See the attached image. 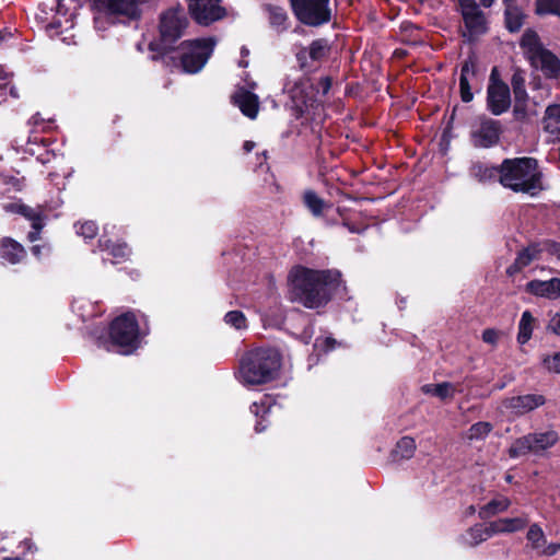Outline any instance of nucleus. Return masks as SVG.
I'll list each match as a JSON object with an SVG mask.
<instances>
[{
	"label": "nucleus",
	"instance_id": "1",
	"mask_svg": "<svg viewBox=\"0 0 560 560\" xmlns=\"http://www.w3.org/2000/svg\"><path fill=\"white\" fill-rule=\"evenodd\" d=\"M288 280L293 299L307 308L327 304L342 285L338 270H315L302 266L294 267Z\"/></svg>",
	"mask_w": 560,
	"mask_h": 560
},
{
	"label": "nucleus",
	"instance_id": "2",
	"mask_svg": "<svg viewBox=\"0 0 560 560\" xmlns=\"http://www.w3.org/2000/svg\"><path fill=\"white\" fill-rule=\"evenodd\" d=\"M281 366L278 351L257 348L246 352L241 361L238 378L245 386H256L273 381Z\"/></svg>",
	"mask_w": 560,
	"mask_h": 560
},
{
	"label": "nucleus",
	"instance_id": "3",
	"mask_svg": "<svg viewBox=\"0 0 560 560\" xmlns=\"http://www.w3.org/2000/svg\"><path fill=\"white\" fill-rule=\"evenodd\" d=\"M500 183L516 192L530 196L544 189L537 161L532 158L504 160L500 166Z\"/></svg>",
	"mask_w": 560,
	"mask_h": 560
},
{
	"label": "nucleus",
	"instance_id": "4",
	"mask_svg": "<svg viewBox=\"0 0 560 560\" xmlns=\"http://www.w3.org/2000/svg\"><path fill=\"white\" fill-rule=\"evenodd\" d=\"M520 46L530 65L535 69L540 70L546 78L558 79L560 77L559 58L545 48L535 31H525L522 35Z\"/></svg>",
	"mask_w": 560,
	"mask_h": 560
},
{
	"label": "nucleus",
	"instance_id": "5",
	"mask_svg": "<svg viewBox=\"0 0 560 560\" xmlns=\"http://www.w3.org/2000/svg\"><path fill=\"white\" fill-rule=\"evenodd\" d=\"M283 93L288 96L289 106L296 117L310 113L317 104V91L311 78L301 73L287 77Z\"/></svg>",
	"mask_w": 560,
	"mask_h": 560
},
{
	"label": "nucleus",
	"instance_id": "6",
	"mask_svg": "<svg viewBox=\"0 0 560 560\" xmlns=\"http://www.w3.org/2000/svg\"><path fill=\"white\" fill-rule=\"evenodd\" d=\"M109 337L121 354H130L140 342L139 326L133 313L128 312L116 317L109 327Z\"/></svg>",
	"mask_w": 560,
	"mask_h": 560
},
{
	"label": "nucleus",
	"instance_id": "7",
	"mask_svg": "<svg viewBox=\"0 0 560 560\" xmlns=\"http://www.w3.org/2000/svg\"><path fill=\"white\" fill-rule=\"evenodd\" d=\"M559 441V434L553 429L536 431L516 439L509 448L512 458H518L527 454L542 455L553 447Z\"/></svg>",
	"mask_w": 560,
	"mask_h": 560
},
{
	"label": "nucleus",
	"instance_id": "8",
	"mask_svg": "<svg viewBox=\"0 0 560 560\" xmlns=\"http://www.w3.org/2000/svg\"><path fill=\"white\" fill-rule=\"evenodd\" d=\"M217 45L214 37L197 38L182 43L180 63L186 73L199 72L213 52Z\"/></svg>",
	"mask_w": 560,
	"mask_h": 560
},
{
	"label": "nucleus",
	"instance_id": "9",
	"mask_svg": "<svg viewBox=\"0 0 560 560\" xmlns=\"http://www.w3.org/2000/svg\"><path fill=\"white\" fill-rule=\"evenodd\" d=\"M296 18L304 24L317 26L330 19L329 0H290Z\"/></svg>",
	"mask_w": 560,
	"mask_h": 560
},
{
	"label": "nucleus",
	"instance_id": "10",
	"mask_svg": "<svg viewBox=\"0 0 560 560\" xmlns=\"http://www.w3.org/2000/svg\"><path fill=\"white\" fill-rule=\"evenodd\" d=\"M187 23L186 13L182 8H172L163 12L160 19V34L164 45H172L182 37Z\"/></svg>",
	"mask_w": 560,
	"mask_h": 560
},
{
	"label": "nucleus",
	"instance_id": "11",
	"mask_svg": "<svg viewBox=\"0 0 560 560\" xmlns=\"http://www.w3.org/2000/svg\"><path fill=\"white\" fill-rule=\"evenodd\" d=\"M495 69L492 70L487 90L488 109L493 115L505 113L511 106V95L508 84L495 77Z\"/></svg>",
	"mask_w": 560,
	"mask_h": 560
},
{
	"label": "nucleus",
	"instance_id": "12",
	"mask_svg": "<svg viewBox=\"0 0 560 560\" xmlns=\"http://www.w3.org/2000/svg\"><path fill=\"white\" fill-rule=\"evenodd\" d=\"M463 20L465 23V27L467 33H464V36H468V39L471 40L475 37L486 33L487 31V22L485 14L479 9L478 4L475 0H458Z\"/></svg>",
	"mask_w": 560,
	"mask_h": 560
},
{
	"label": "nucleus",
	"instance_id": "13",
	"mask_svg": "<svg viewBox=\"0 0 560 560\" xmlns=\"http://www.w3.org/2000/svg\"><path fill=\"white\" fill-rule=\"evenodd\" d=\"M501 125L498 120L481 117L471 129V141L475 147L490 148L499 141Z\"/></svg>",
	"mask_w": 560,
	"mask_h": 560
},
{
	"label": "nucleus",
	"instance_id": "14",
	"mask_svg": "<svg viewBox=\"0 0 560 560\" xmlns=\"http://www.w3.org/2000/svg\"><path fill=\"white\" fill-rule=\"evenodd\" d=\"M219 0H189L191 16L199 23L208 25L224 15V9L218 4Z\"/></svg>",
	"mask_w": 560,
	"mask_h": 560
},
{
	"label": "nucleus",
	"instance_id": "15",
	"mask_svg": "<svg viewBox=\"0 0 560 560\" xmlns=\"http://www.w3.org/2000/svg\"><path fill=\"white\" fill-rule=\"evenodd\" d=\"M3 209L7 212L20 213L32 222L34 231L28 233V240L35 242L39 238L40 230L44 226L43 212L40 209H33L20 202H11L4 205Z\"/></svg>",
	"mask_w": 560,
	"mask_h": 560
},
{
	"label": "nucleus",
	"instance_id": "16",
	"mask_svg": "<svg viewBox=\"0 0 560 560\" xmlns=\"http://www.w3.org/2000/svg\"><path fill=\"white\" fill-rule=\"evenodd\" d=\"M545 402L546 399L542 395L527 394L506 399L504 401V406L514 415L521 416L537 409L538 407L545 405Z\"/></svg>",
	"mask_w": 560,
	"mask_h": 560
},
{
	"label": "nucleus",
	"instance_id": "17",
	"mask_svg": "<svg viewBox=\"0 0 560 560\" xmlns=\"http://www.w3.org/2000/svg\"><path fill=\"white\" fill-rule=\"evenodd\" d=\"M98 8L110 15L137 19L140 14L136 0H95Z\"/></svg>",
	"mask_w": 560,
	"mask_h": 560
},
{
	"label": "nucleus",
	"instance_id": "18",
	"mask_svg": "<svg viewBox=\"0 0 560 560\" xmlns=\"http://www.w3.org/2000/svg\"><path fill=\"white\" fill-rule=\"evenodd\" d=\"M329 50L330 47L326 39H316L310 47L300 49L296 52V59L302 68L310 67L311 62L323 60Z\"/></svg>",
	"mask_w": 560,
	"mask_h": 560
},
{
	"label": "nucleus",
	"instance_id": "19",
	"mask_svg": "<svg viewBox=\"0 0 560 560\" xmlns=\"http://www.w3.org/2000/svg\"><path fill=\"white\" fill-rule=\"evenodd\" d=\"M526 292L538 298L557 300L560 296V278L532 280L526 284Z\"/></svg>",
	"mask_w": 560,
	"mask_h": 560
},
{
	"label": "nucleus",
	"instance_id": "20",
	"mask_svg": "<svg viewBox=\"0 0 560 560\" xmlns=\"http://www.w3.org/2000/svg\"><path fill=\"white\" fill-rule=\"evenodd\" d=\"M233 102L245 116L250 119L256 118L259 109V102L256 94L240 89L234 93Z\"/></svg>",
	"mask_w": 560,
	"mask_h": 560
},
{
	"label": "nucleus",
	"instance_id": "21",
	"mask_svg": "<svg viewBox=\"0 0 560 560\" xmlns=\"http://www.w3.org/2000/svg\"><path fill=\"white\" fill-rule=\"evenodd\" d=\"M25 257L24 247L10 237H4L0 242V259L3 262L15 265Z\"/></svg>",
	"mask_w": 560,
	"mask_h": 560
},
{
	"label": "nucleus",
	"instance_id": "22",
	"mask_svg": "<svg viewBox=\"0 0 560 560\" xmlns=\"http://www.w3.org/2000/svg\"><path fill=\"white\" fill-rule=\"evenodd\" d=\"M528 524L526 516L504 517L490 523L491 533L510 534L524 529Z\"/></svg>",
	"mask_w": 560,
	"mask_h": 560
},
{
	"label": "nucleus",
	"instance_id": "23",
	"mask_svg": "<svg viewBox=\"0 0 560 560\" xmlns=\"http://www.w3.org/2000/svg\"><path fill=\"white\" fill-rule=\"evenodd\" d=\"M544 130L550 135L551 140H560V105H549L542 118Z\"/></svg>",
	"mask_w": 560,
	"mask_h": 560
},
{
	"label": "nucleus",
	"instance_id": "24",
	"mask_svg": "<svg viewBox=\"0 0 560 560\" xmlns=\"http://www.w3.org/2000/svg\"><path fill=\"white\" fill-rule=\"evenodd\" d=\"M475 66L471 61H465L460 69L459 92L460 98L465 103H469L474 98L470 81L475 78Z\"/></svg>",
	"mask_w": 560,
	"mask_h": 560
},
{
	"label": "nucleus",
	"instance_id": "25",
	"mask_svg": "<svg viewBox=\"0 0 560 560\" xmlns=\"http://www.w3.org/2000/svg\"><path fill=\"white\" fill-rule=\"evenodd\" d=\"M494 533L490 530V523L488 525L477 524L470 527L466 534L462 536V541L464 545L469 547H475L480 542L492 537Z\"/></svg>",
	"mask_w": 560,
	"mask_h": 560
},
{
	"label": "nucleus",
	"instance_id": "26",
	"mask_svg": "<svg viewBox=\"0 0 560 560\" xmlns=\"http://www.w3.org/2000/svg\"><path fill=\"white\" fill-rule=\"evenodd\" d=\"M511 501L506 497H498L479 509V517L481 520L490 518L509 509Z\"/></svg>",
	"mask_w": 560,
	"mask_h": 560
},
{
	"label": "nucleus",
	"instance_id": "27",
	"mask_svg": "<svg viewBox=\"0 0 560 560\" xmlns=\"http://www.w3.org/2000/svg\"><path fill=\"white\" fill-rule=\"evenodd\" d=\"M100 247L113 257V264L120 262L130 255V249L125 243L113 244L110 241L101 240Z\"/></svg>",
	"mask_w": 560,
	"mask_h": 560
},
{
	"label": "nucleus",
	"instance_id": "28",
	"mask_svg": "<svg viewBox=\"0 0 560 560\" xmlns=\"http://www.w3.org/2000/svg\"><path fill=\"white\" fill-rule=\"evenodd\" d=\"M269 23L277 32H283L288 28V14L283 8L277 5H267Z\"/></svg>",
	"mask_w": 560,
	"mask_h": 560
},
{
	"label": "nucleus",
	"instance_id": "29",
	"mask_svg": "<svg viewBox=\"0 0 560 560\" xmlns=\"http://www.w3.org/2000/svg\"><path fill=\"white\" fill-rule=\"evenodd\" d=\"M535 318L529 311L523 312L518 323L517 341L525 345L533 335Z\"/></svg>",
	"mask_w": 560,
	"mask_h": 560
},
{
	"label": "nucleus",
	"instance_id": "30",
	"mask_svg": "<svg viewBox=\"0 0 560 560\" xmlns=\"http://www.w3.org/2000/svg\"><path fill=\"white\" fill-rule=\"evenodd\" d=\"M416 442L410 436L401 438L393 452L394 459H409L416 452Z\"/></svg>",
	"mask_w": 560,
	"mask_h": 560
},
{
	"label": "nucleus",
	"instance_id": "31",
	"mask_svg": "<svg viewBox=\"0 0 560 560\" xmlns=\"http://www.w3.org/2000/svg\"><path fill=\"white\" fill-rule=\"evenodd\" d=\"M303 202L314 217H320L327 208V203L313 190L304 192Z\"/></svg>",
	"mask_w": 560,
	"mask_h": 560
},
{
	"label": "nucleus",
	"instance_id": "32",
	"mask_svg": "<svg viewBox=\"0 0 560 560\" xmlns=\"http://www.w3.org/2000/svg\"><path fill=\"white\" fill-rule=\"evenodd\" d=\"M422 392L424 394L432 395L441 399H446L454 396L455 386L447 382L440 384H427L422 386Z\"/></svg>",
	"mask_w": 560,
	"mask_h": 560
},
{
	"label": "nucleus",
	"instance_id": "33",
	"mask_svg": "<svg viewBox=\"0 0 560 560\" xmlns=\"http://www.w3.org/2000/svg\"><path fill=\"white\" fill-rule=\"evenodd\" d=\"M539 253L540 250L537 245H530L524 248L522 252L518 253L514 266L518 270L527 267L530 262L538 259Z\"/></svg>",
	"mask_w": 560,
	"mask_h": 560
},
{
	"label": "nucleus",
	"instance_id": "34",
	"mask_svg": "<svg viewBox=\"0 0 560 560\" xmlns=\"http://www.w3.org/2000/svg\"><path fill=\"white\" fill-rule=\"evenodd\" d=\"M523 13L516 5L505 8L506 27L511 32H517L523 25Z\"/></svg>",
	"mask_w": 560,
	"mask_h": 560
},
{
	"label": "nucleus",
	"instance_id": "35",
	"mask_svg": "<svg viewBox=\"0 0 560 560\" xmlns=\"http://www.w3.org/2000/svg\"><path fill=\"white\" fill-rule=\"evenodd\" d=\"M471 174L480 182L491 180L493 178H500V167L488 166L483 164H475L471 167Z\"/></svg>",
	"mask_w": 560,
	"mask_h": 560
},
{
	"label": "nucleus",
	"instance_id": "36",
	"mask_svg": "<svg viewBox=\"0 0 560 560\" xmlns=\"http://www.w3.org/2000/svg\"><path fill=\"white\" fill-rule=\"evenodd\" d=\"M528 542L532 548L536 550L538 553L541 548L546 545V537L541 529V527L537 524H533L526 535Z\"/></svg>",
	"mask_w": 560,
	"mask_h": 560
},
{
	"label": "nucleus",
	"instance_id": "37",
	"mask_svg": "<svg viewBox=\"0 0 560 560\" xmlns=\"http://www.w3.org/2000/svg\"><path fill=\"white\" fill-rule=\"evenodd\" d=\"M491 430H492V424L490 422L480 421V422L472 424L468 429L466 436L469 441L485 440L489 435Z\"/></svg>",
	"mask_w": 560,
	"mask_h": 560
},
{
	"label": "nucleus",
	"instance_id": "38",
	"mask_svg": "<svg viewBox=\"0 0 560 560\" xmlns=\"http://www.w3.org/2000/svg\"><path fill=\"white\" fill-rule=\"evenodd\" d=\"M224 323L236 330H246L247 318L241 311H230L224 315Z\"/></svg>",
	"mask_w": 560,
	"mask_h": 560
},
{
	"label": "nucleus",
	"instance_id": "39",
	"mask_svg": "<svg viewBox=\"0 0 560 560\" xmlns=\"http://www.w3.org/2000/svg\"><path fill=\"white\" fill-rule=\"evenodd\" d=\"M8 96L18 98V93L13 86L10 85V75L2 68H0V104L8 100Z\"/></svg>",
	"mask_w": 560,
	"mask_h": 560
},
{
	"label": "nucleus",
	"instance_id": "40",
	"mask_svg": "<svg viewBox=\"0 0 560 560\" xmlns=\"http://www.w3.org/2000/svg\"><path fill=\"white\" fill-rule=\"evenodd\" d=\"M273 407L275 400L270 396H264L259 402H254L252 405L250 411L256 417H261V419H265L267 415L272 412Z\"/></svg>",
	"mask_w": 560,
	"mask_h": 560
},
{
	"label": "nucleus",
	"instance_id": "41",
	"mask_svg": "<svg viewBox=\"0 0 560 560\" xmlns=\"http://www.w3.org/2000/svg\"><path fill=\"white\" fill-rule=\"evenodd\" d=\"M536 12L540 15L553 14L560 18V0H537Z\"/></svg>",
	"mask_w": 560,
	"mask_h": 560
},
{
	"label": "nucleus",
	"instance_id": "42",
	"mask_svg": "<svg viewBox=\"0 0 560 560\" xmlns=\"http://www.w3.org/2000/svg\"><path fill=\"white\" fill-rule=\"evenodd\" d=\"M77 234L85 240L93 238L97 234V225L94 221H85L80 224H75Z\"/></svg>",
	"mask_w": 560,
	"mask_h": 560
},
{
	"label": "nucleus",
	"instance_id": "43",
	"mask_svg": "<svg viewBox=\"0 0 560 560\" xmlns=\"http://www.w3.org/2000/svg\"><path fill=\"white\" fill-rule=\"evenodd\" d=\"M544 368L551 373H560V351L542 358Z\"/></svg>",
	"mask_w": 560,
	"mask_h": 560
},
{
	"label": "nucleus",
	"instance_id": "44",
	"mask_svg": "<svg viewBox=\"0 0 560 560\" xmlns=\"http://www.w3.org/2000/svg\"><path fill=\"white\" fill-rule=\"evenodd\" d=\"M512 85L516 100H523L526 96V91L524 86V80L520 75H514L512 79Z\"/></svg>",
	"mask_w": 560,
	"mask_h": 560
},
{
	"label": "nucleus",
	"instance_id": "45",
	"mask_svg": "<svg viewBox=\"0 0 560 560\" xmlns=\"http://www.w3.org/2000/svg\"><path fill=\"white\" fill-rule=\"evenodd\" d=\"M501 332L494 328L485 329L482 332V340L491 346H497Z\"/></svg>",
	"mask_w": 560,
	"mask_h": 560
},
{
	"label": "nucleus",
	"instance_id": "46",
	"mask_svg": "<svg viewBox=\"0 0 560 560\" xmlns=\"http://www.w3.org/2000/svg\"><path fill=\"white\" fill-rule=\"evenodd\" d=\"M547 329L560 337V313H555L550 316Z\"/></svg>",
	"mask_w": 560,
	"mask_h": 560
},
{
	"label": "nucleus",
	"instance_id": "47",
	"mask_svg": "<svg viewBox=\"0 0 560 560\" xmlns=\"http://www.w3.org/2000/svg\"><path fill=\"white\" fill-rule=\"evenodd\" d=\"M558 551H560V542H556V544L555 542H551V544L546 542V545L539 551V555L551 557V556L556 555Z\"/></svg>",
	"mask_w": 560,
	"mask_h": 560
},
{
	"label": "nucleus",
	"instance_id": "48",
	"mask_svg": "<svg viewBox=\"0 0 560 560\" xmlns=\"http://www.w3.org/2000/svg\"><path fill=\"white\" fill-rule=\"evenodd\" d=\"M319 85L323 90V94H326L328 93V91L330 90L331 88V80L326 77V78H323L320 81H319Z\"/></svg>",
	"mask_w": 560,
	"mask_h": 560
},
{
	"label": "nucleus",
	"instance_id": "49",
	"mask_svg": "<svg viewBox=\"0 0 560 560\" xmlns=\"http://www.w3.org/2000/svg\"><path fill=\"white\" fill-rule=\"evenodd\" d=\"M550 253L560 259V244L555 243L550 246Z\"/></svg>",
	"mask_w": 560,
	"mask_h": 560
},
{
	"label": "nucleus",
	"instance_id": "50",
	"mask_svg": "<svg viewBox=\"0 0 560 560\" xmlns=\"http://www.w3.org/2000/svg\"><path fill=\"white\" fill-rule=\"evenodd\" d=\"M255 148V142L253 141H245L243 145V150L248 153Z\"/></svg>",
	"mask_w": 560,
	"mask_h": 560
},
{
	"label": "nucleus",
	"instance_id": "51",
	"mask_svg": "<svg viewBox=\"0 0 560 560\" xmlns=\"http://www.w3.org/2000/svg\"><path fill=\"white\" fill-rule=\"evenodd\" d=\"M40 250H42V246L39 245H35L32 247V253L36 256V257H39L40 255Z\"/></svg>",
	"mask_w": 560,
	"mask_h": 560
},
{
	"label": "nucleus",
	"instance_id": "52",
	"mask_svg": "<svg viewBox=\"0 0 560 560\" xmlns=\"http://www.w3.org/2000/svg\"><path fill=\"white\" fill-rule=\"evenodd\" d=\"M324 342L327 345V348H328V349H332V348H334V343H335V340H334V339H331V338H326V339L324 340Z\"/></svg>",
	"mask_w": 560,
	"mask_h": 560
},
{
	"label": "nucleus",
	"instance_id": "53",
	"mask_svg": "<svg viewBox=\"0 0 560 560\" xmlns=\"http://www.w3.org/2000/svg\"><path fill=\"white\" fill-rule=\"evenodd\" d=\"M480 2L483 7H490L494 0H480Z\"/></svg>",
	"mask_w": 560,
	"mask_h": 560
},
{
	"label": "nucleus",
	"instance_id": "54",
	"mask_svg": "<svg viewBox=\"0 0 560 560\" xmlns=\"http://www.w3.org/2000/svg\"><path fill=\"white\" fill-rule=\"evenodd\" d=\"M266 427H261V422H257L255 425L256 432H262Z\"/></svg>",
	"mask_w": 560,
	"mask_h": 560
},
{
	"label": "nucleus",
	"instance_id": "55",
	"mask_svg": "<svg viewBox=\"0 0 560 560\" xmlns=\"http://www.w3.org/2000/svg\"><path fill=\"white\" fill-rule=\"evenodd\" d=\"M23 544L25 545V547H26L28 550H32V549H33V544H32V541H31V540H25Z\"/></svg>",
	"mask_w": 560,
	"mask_h": 560
},
{
	"label": "nucleus",
	"instance_id": "56",
	"mask_svg": "<svg viewBox=\"0 0 560 560\" xmlns=\"http://www.w3.org/2000/svg\"><path fill=\"white\" fill-rule=\"evenodd\" d=\"M504 1V4H505V8L510 7V5H515L514 2L515 0H503Z\"/></svg>",
	"mask_w": 560,
	"mask_h": 560
},
{
	"label": "nucleus",
	"instance_id": "57",
	"mask_svg": "<svg viewBox=\"0 0 560 560\" xmlns=\"http://www.w3.org/2000/svg\"><path fill=\"white\" fill-rule=\"evenodd\" d=\"M242 55L243 56H247L248 55V50L245 47L242 48Z\"/></svg>",
	"mask_w": 560,
	"mask_h": 560
},
{
	"label": "nucleus",
	"instance_id": "58",
	"mask_svg": "<svg viewBox=\"0 0 560 560\" xmlns=\"http://www.w3.org/2000/svg\"><path fill=\"white\" fill-rule=\"evenodd\" d=\"M248 62L245 60L240 61L241 67H247Z\"/></svg>",
	"mask_w": 560,
	"mask_h": 560
},
{
	"label": "nucleus",
	"instance_id": "59",
	"mask_svg": "<svg viewBox=\"0 0 560 560\" xmlns=\"http://www.w3.org/2000/svg\"><path fill=\"white\" fill-rule=\"evenodd\" d=\"M3 560H21L20 558H4Z\"/></svg>",
	"mask_w": 560,
	"mask_h": 560
}]
</instances>
